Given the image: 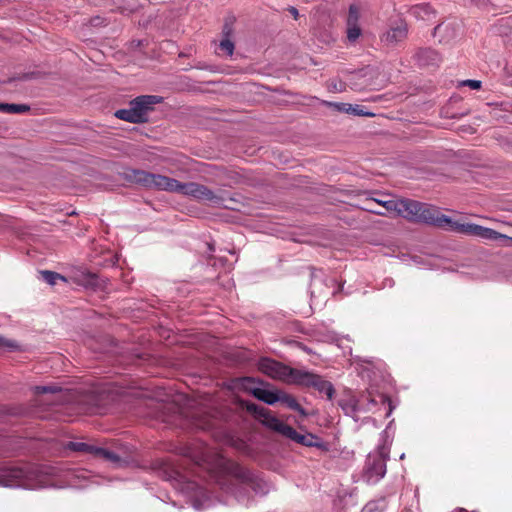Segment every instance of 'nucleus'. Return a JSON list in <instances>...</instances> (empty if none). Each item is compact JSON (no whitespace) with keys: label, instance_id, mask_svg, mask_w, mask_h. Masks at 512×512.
Listing matches in <instances>:
<instances>
[{"label":"nucleus","instance_id":"18","mask_svg":"<svg viewBox=\"0 0 512 512\" xmlns=\"http://www.w3.org/2000/svg\"><path fill=\"white\" fill-rule=\"evenodd\" d=\"M408 29L406 24L401 23L396 27H392L384 34V40L389 44H396L407 37Z\"/></svg>","mask_w":512,"mask_h":512},{"label":"nucleus","instance_id":"22","mask_svg":"<svg viewBox=\"0 0 512 512\" xmlns=\"http://www.w3.org/2000/svg\"><path fill=\"white\" fill-rule=\"evenodd\" d=\"M192 425L201 430H208L213 426V418L206 413H196L191 416Z\"/></svg>","mask_w":512,"mask_h":512},{"label":"nucleus","instance_id":"3","mask_svg":"<svg viewBox=\"0 0 512 512\" xmlns=\"http://www.w3.org/2000/svg\"><path fill=\"white\" fill-rule=\"evenodd\" d=\"M259 370L272 379L288 384H294L299 374V369L292 368L279 361L269 358H262L258 364Z\"/></svg>","mask_w":512,"mask_h":512},{"label":"nucleus","instance_id":"35","mask_svg":"<svg viewBox=\"0 0 512 512\" xmlns=\"http://www.w3.org/2000/svg\"><path fill=\"white\" fill-rule=\"evenodd\" d=\"M189 456L197 463L201 464L202 462L206 461V454L205 452H201L200 455L194 456L192 454H189Z\"/></svg>","mask_w":512,"mask_h":512},{"label":"nucleus","instance_id":"19","mask_svg":"<svg viewBox=\"0 0 512 512\" xmlns=\"http://www.w3.org/2000/svg\"><path fill=\"white\" fill-rule=\"evenodd\" d=\"M279 390L271 391L263 388H254L252 390V395L260 401L268 405H273L278 402L279 399Z\"/></svg>","mask_w":512,"mask_h":512},{"label":"nucleus","instance_id":"10","mask_svg":"<svg viewBox=\"0 0 512 512\" xmlns=\"http://www.w3.org/2000/svg\"><path fill=\"white\" fill-rule=\"evenodd\" d=\"M386 473V458L380 451L368 455L364 468V475L368 482L376 483Z\"/></svg>","mask_w":512,"mask_h":512},{"label":"nucleus","instance_id":"20","mask_svg":"<svg viewBox=\"0 0 512 512\" xmlns=\"http://www.w3.org/2000/svg\"><path fill=\"white\" fill-rule=\"evenodd\" d=\"M279 399L278 402H281L282 404L286 405L289 409L297 411L302 416H306L307 413L303 409V407L298 403L296 398L292 396L291 394H288L282 390H279Z\"/></svg>","mask_w":512,"mask_h":512},{"label":"nucleus","instance_id":"29","mask_svg":"<svg viewBox=\"0 0 512 512\" xmlns=\"http://www.w3.org/2000/svg\"><path fill=\"white\" fill-rule=\"evenodd\" d=\"M362 31L359 25H347V39L355 42L361 35Z\"/></svg>","mask_w":512,"mask_h":512},{"label":"nucleus","instance_id":"15","mask_svg":"<svg viewBox=\"0 0 512 512\" xmlns=\"http://www.w3.org/2000/svg\"><path fill=\"white\" fill-rule=\"evenodd\" d=\"M457 30L454 24L441 23L434 28L433 36L438 38L439 43L448 44L457 37Z\"/></svg>","mask_w":512,"mask_h":512},{"label":"nucleus","instance_id":"33","mask_svg":"<svg viewBox=\"0 0 512 512\" xmlns=\"http://www.w3.org/2000/svg\"><path fill=\"white\" fill-rule=\"evenodd\" d=\"M223 38L231 39L233 35V27L231 23L226 22L222 29Z\"/></svg>","mask_w":512,"mask_h":512},{"label":"nucleus","instance_id":"17","mask_svg":"<svg viewBox=\"0 0 512 512\" xmlns=\"http://www.w3.org/2000/svg\"><path fill=\"white\" fill-rule=\"evenodd\" d=\"M409 13L417 19L431 20L435 18L436 12L428 3H422L412 6Z\"/></svg>","mask_w":512,"mask_h":512},{"label":"nucleus","instance_id":"30","mask_svg":"<svg viewBox=\"0 0 512 512\" xmlns=\"http://www.w3.org/2000/svg\"><path fill=\"white\" fill-rule=\"evenodd\" d=\"M60 390L61 389L55 385L35 386L33 388V391L35 394H46V393L55 394V393L59 392Z\"/></svg>","mask_w":512,"mask_h":512},{"label":"nucleus","instance_id":"21","mask_svg":"<svg viewBox=\"0 0 512 512\" xmlns=\"http://www.w3.org/2000/svg\"><path fill=\"white\" fill-rule=\"evenodd\" d=\"M67 449L75 452L85 453V454H91L94 457L96 456L97 452V446L91 445L89 443L85 442H78V441H70L65 446Z\"/></svg>","mask_w":512,"mask_h":512},{"label":"nucleus","instance_id":"27","mask_svg":"<svg viewBox=\"0 0 512 512\" xmlns=\"http://www.w3.org/2000/svg\"><path fill=\"white\" fill-rule=\"evenodd\" d=\"M234 48L235 46L231 39L223 38L219 43V49L227 56H232Z\"/></svg>","mask_w":512,"mask_h":512},{"label":"nucleus","instance_id":"2","mask_svg":"<svg viewBox=\"0 0 512 512\" xmlns=\"http://www.w3.org/2000/svg\"><path fill=\"white\" fill-rule=\"evenodd\" d=\"M162 97L157 95H141L131 100L129 108L119 109L115 112V117L130 123H145L148 121V114L154 109L156 104L161 103Z\"/></svg>","mask_w":512,"mask_h":512},{"label":"nucleus","instance_id":"23","mask_svg":"<svg viewBox=\"0 0 512 512\" xmlns=\"http://www.w3.org/2000/svg\"><path fill=\"white\" fill-rule=\"evenodd\" d=\"M96 458H100V459H104L112 464H114L115 466L119 467L122 465V463L124 462L119 455H117L115 452L111 451V450H108V449H105V448H101V447H98L97 448V452H96Z\"/></svg>","mask_w":512,"mask_h":512},{"label":"nucleus","instance_id":"25","mask_svg":"<svg viewBox=\"0 0 512 512\" xmlns=\"http://www.w3.org/2000/svg\"><path fill=\"white\" fill-rule=\"evenodd\" d=\"M40 274H41L42 279L50 285H55L58 280L66 282L65 277L57 272L44 270V271H41Z\"/></svg>","mask_w":512,"mask_h":512},{"label":"nucleus","instance_id":"6","mask_svg":"<svg viewBox=\"0 0 512 512\" xmlns=\"http://www.w3.org/2000/svg\"><path fill=\"white\" fill-rule=\"evenodd\" d=\"M416 223L426 224L438 228H446L450 231H453V226L457 222L453 221L445 214H442L437 207L421 202V209H419Z\"/></svg>","mask_w":512,"mask_h":512},{"label":"nucleus","instance_id":"31","mask_svg":"<svg viewBox=\"0 0 512 512\" xmlns=\"http://www.w3.org/2000/svg\"><path fill=\"white\" fill-rule=\"evenodd\" d=\"M0 348H6L9 351L18 349V344L13 341L0 336Z\"/></svg>","mask_w":512,"mask_h":512},{"label":"nucleus","instance_id":"11","mask_svg":"<svg viewBox=\"0 0 512 512\" xmlns=\"http://www.w3.org/2000/svg\"><path fill=\"white\" fill-rule=\"evenodd\" d=\"M224 472L226 477L231 478L238 483L248 485L253 490H256V487L259 486V483L253 473L236 462L230 460L226 461L224 463Z\"/></svg>","mask_w":512,"mask_h":512},{"label":"nucleus","instance_id":"37","mask_svg":"<svg viewBox=\"0 0 512 512\" xmlns=\"http://www.w3.org/2000/svg\"><path fill=\"white\" fill-rule=\"evenodd\" d=\"M219 484L222 487V489H225L226 491H233L232 486L227 483L226 478L219 480Z\"/></svg>","mask_w":512,"mask_h":512},{"label":"nucleus","instance_id":"28","mask_svg":"<svg viewBox=\"0 0 512 512\" xmlns=\"http://www.w3.org/2000/svg\"><path fill=\"white\" fill-rule=\"evenodd\" d=\"M371 202H375V203L383 206L385 208V210L388 211V212H395V213L397 212L398 199H396V200H386V201L372 199Z\"/></svg>","mask_w":512,"mask_h":512},{"label":"nucleus","instance_id":"38","mask_svg":"<svg viewBox=\"0 0 512 512\" xmlns=\"http://www.w3.org/2000/svg\"><path fill=\"white\" fill-rule=\"evenodd\" d=\"M328 88L331 90V91H338V92H341L343 90V85L340 84V86L338 87L336 83L334 82H331L328 86Z\"/></svg>","mask_w":512,"mask_h":512},{"label":"nucleus","instance_id":"39","mask_svg":"<svg viewBox=\"0 0 512 512\" xmlns=\"http://www.w3.org/2000/svg\"><path fill=\"white\" fill-rule=\"evenodd\" d=\"M379 399H380L381 403H383V404L387 403L389 405V413H390L391 412V407H390V399H389V397H387L386 395H382L381 394V395H379Z\"/></svg>","mask_w":512,"mask_h":512},{"label":"nucleus","instance_id":"16","mask_svg":"<svg viewBox=\"0 0 512 512\" xmlns=\"http://www.w3.org/2000/svg\"><path fill=\"white\" fill-rule=\"evenodd\" d=\"M417 61L423 66H434L441 62L440 54L432 48H422L416 53Z\"/></svg>","mask_w":512,"mask_h":512},{"label":"nucleus","instance_id":"43","mask_svg":"<svg viewBox=\"0 0 512 512\" xmlns=\"http://www.w3.org/2000/svg\"><path fill=\"white\" fill-rule=\"evenodd\" d=\"M371 212L377 214V215H381V216H384L385 215V212L382 211V209H379L378 210H373V209H369Z\"/></svg>","mask_w":512,"mask_h":512},{"label":"nucleus","instance_id":"5","mask_svg":"<svg viewBox=\"0 0 512 512\" xmlns=\"http://www.w3.org/2000/svg\"><path fill=\"white\" fill-rule=\"evenodd\" d=\"M245 407L248 412L253 414L258 421L270 430H273L284 437L286 433L290 431V425L279 420L271 410L251 402H247Z\"/></svg>","mask_w":512,"mask_h":512},{"label":"nucleus","instance_id":"14","mask_svg":"<svg viewBox=\"0 0 512 512\" xmlns=\"http://www.w3.org/2000/svg\"><path fill=\"white\" fill-rule=\"evenodd\" d=\"M289 430L290 431L286 433L285 437L298 443V444H301V445L307 446V447L322 446L320 439L311 433L300 434L292 426L289 427Z\"/></svg>","mask_w":512,"mask_h":512},{"label":"nucleus","instance_id":"42","mask_svg":"<svg viewBox=\"0 0 512 512\" xmlns=\"http://www.w3.org/2000/svg\"><path fill=\"white\" fill-rule=\"evenodd\" d=\"M371 212L377 214V215H381V216H384L385 215V212L382 211V209H379L378 210H373V209H369Z\"/></svg>","mask_w":512,"mask_h":512},{"label":"nucleus","instance_id":"34","mask_svg":"<svg viewBox=\"0 0 512 512\" xmlns=\"http://www.w3.org/2000/svg\"><path fill=\"white\" fill-rule=\"evenodd\" d=\"M463 85L469 86L471 89L477 90L481 88V81L479 80H465L462 82Z\"/></svg>","mask_w":512,"mask_h":512},{"label":"nucleus","instance_id":"24","mask_svg":"<svg viewBox=\"0 0 512 512\" xmlns=\"http://www.w3.org/2000/svg\"><path fill=\"white\" fill-rule=\"evenodd\" d=\"M0 111L9 114H24L30 111V106L27 104L0 103Z\"/></svg>","mask_w":512,"mask_h":512},{"label":"nucleus","instance_id":"13","mask_svg":"<svg viewBox=\"0 0 512 512\" xmlns=\"http://www.w3.org/2000/svg\"><path fill=\"white\" fill-rule=\"evenodd\" d=\"M377 74V71L373 68H367L361 71H358L353 74L352 82L353 89L362 90L366 88L375 89V83L373 82L374 76Z\"/></svg>","mask_w":512,"mask_h":512},{"label":"nucleus","instance_id":"36","mask_svg":"<svg viewBox=\"0 0 512 512\" xmlns=\"http://www.w3.org/2000/svg\"><path fill=\"white\" fill-rule=\"evenodd\" d=\"M354 115H357V116H372L373 114L370 113V112H365L361 106L359 105H356L355 106V110H354Z\"/></svg>","mask_w":512,"mask_h":512},{"label":"nucleus","instance_id":"12","mask_svg":"<svg viewBox=\"0 0 512 512\" xmlns=\"http://www.w3.org/2000/svg\"><path fill=\"white\" fill-rule=\"evenodd\" d=\"M421 209V202L412 199H398V208L396 214L409 222L416 223L417 215Z\"/></svg>","mask_w":512,"mask_h":512},{"label":"nucleus","instance_id":"4","mask_svg":"<svg viewBox=\"0 0 512 512\" xmlns=\"http://www.w3.org/2000/svg\"><path fill=\"white\" fill-rule=\"evenodd\" d=\"M179 194L217 207L223 205L224 202V198L221 195L197 182L182 183Z\"/></svg>","mask_w":512,"mask_h":512},{"label":"nucleus","instance_id":"1","mask_svg":"<svg viewBox=\"0 0 512 512\" xmlns=\"http://www.w3.org/2000/svg\"><path fill=\"white\" fill-rule=\"evenodd\" d=\"M123 178L147 189H155L171 193H180L182 182L165 175L150 173L140 169H127L123 172Z\"/></svg>","mask_w":512,"mask_h":512},{"label":"nucleus","instance_id":"44","mask_svg":"<svg viewBox=\"0 0 512 512\" xmlns=\"http://www.w3.org/2000/svg\"><path fill=\"white\" fill-rule=\"evenodd\" d=\"M369 401H370V402H371V404H373V405L377 403V400H376L375 398H372V397H371V399H369Z\"/></svg>","mask_w":512,"mask_h":512},{"label":"nucleus","instance_id":"8","mask_svg":"<svg viewBox=\"0 0 512 512\" xmlns=\"http://www.w3.org/2000/svg\"><path fill=\"white\" fill-rule=\"evenodd\" d=\"M32 472L24 467H4L0 468V485L3 486H21L24 488H34L31 482Z\"/></svg>","mask_w":512,"mask_h":512},{"label":"nucleus","instance_id":"40","mask_svg":"<svg viewBox=\"0 0 512 512\" xmlns=\"http://www.w3.org/2000/svg\"><path fill=\"white\" fill-rule=\"evenodd\" d=\"M288 11L293 15V17L295 19H297L299 17V12L295 7H293V6L289 7Z\"/></svg>","mask_w":512,"mask_h":512},{"label":"nucleus","instance_id":"32","mask_svg":"<svg viewBox=\"0 0 512 512\" xmlns=\"http://www.w3.org/2000/svg\"><path fill=\"white\" fill-rule=\"evenodd\" d=\"M323 104L337 112H346V103L324 101Z\"/></svg>","mask_w":512,"mask_h":512},{"label":"nucleus","instance_id":"26","mask_svg":"<svg viewBox=\"0 0 512 512\" xmlns=\"http://www.w3.org/2000/svg\"><path fill=\"white\" fill-rule=\"evenodd\" d=\"M359 19H360L359 7L355 4L350 5L346 24L347 25H359L358 24Z\"/></svg>","mask_w":512,"mask_h":512},{"label":"nucleus","instance_id":"7","mask_svg":"<svg viewBox=\"0 0 512 512\" xmlns=\"http://www.w3.org/2000/svg\"><path fill=\"white\" fill-rule=\"evenodd\" d=\"M295 385L313 388L319 393H324L328 400H332L336 392L330 381L325 380L321 375L302 369H299Z\"/></svg>","mask_w":512,"mask_h":512},{"label":"nucleus","instance_id":"9","mask_svg":"<svg viewBox=\"0 0 512 512\" xmlns=\"http://www.w3.org/2000/svg\"><path fill=\"white\" fill-rule=\"evenodd\" d=\"M453 232H458L466 235H473L491 241H512L511 237L501 234L491 228L483 227L477 224L457 222L453 226Z\"/></svg>","mask_w":512,"mask_h":512},{"label":"nucleus","instance_id":"41","mask_svg":"<svg viewBox=\"0 0 512 512\" xmlns=\"http://www.w3.org/2000/svg\"><path fill=\"white\" fill-rule=\"evenodd\" d=\"M354 110H355V106L346 103V112L345 113L354 115Z\"/></svg>","mask_w":512,"mask_h":512}]
</instances>
